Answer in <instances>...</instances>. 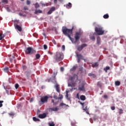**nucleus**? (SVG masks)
Here are the masks:
<instances>
[{
  "label": "nucleus",
  "instance_id": "obj_31",
  "mask_svg": "<svg viewBox=\"0 0 126 126\" xmlns=\"http://www.w3.org/2000/svg\"><path fill=\"white\" fill-rule=\"evenodd\" d=\"M103 18H104V19H107V18H109V14H106L104 15Z\"/></svg>",
  "mask_w": 126,
  "mask_h": 126
},
{
  "label": "nucleus",
  "instance_id": "obj_13",
  "mask_svg": "<svg viewBox=\"0 0 126 126\" xmlns=\"http://www.w3.org/2000/svg\"><path fill=\"white\" fill-rule=\"evenodd\" d=\"M15 27V29H17V30H18V31H19L20 32H21V31H22V28H21V27H20L19 25H16Z\"/></svg>",
  "mask_w": 126,
  "mask_h": 126
},
{
  "label": "nucleus",
  "instance_id": "obj_30",
  "mask_svg": "<svg viewBox=\"0 0 126 126\" xmlns=\"http://www.w3.org/2000/svg\"><path fill=\"white\" fill-rule=\"evenodd\" d=\"M33 121H34V122H40V119L36 117H33Z\"/></svg>",
  "mask_w": 126,
  "mask_h": 126
},
{
  "label": "nucleus",
  "instance_id": "obj_27",
  "mask_svg": "<svg viewBox=\"0 0 126 126\" xmlns=\"http://www.w3.org/2000/svg\"><path fill=\"white\" fill-rule=\"evenodd\" d=\"M89 76H92L93 78H95L96 77V75L93 74V73H89L88 74Z\"/></svg>",
  "mask_w": 126,
  "mask_h": 126
},
{
  "label": "nucleus",
  "instance_id": "obj_58",
  "mask_svg": "<svg viewBox=\"0 0 126 126\" xmlns=\"http://www.w3.org/2000/svg\"><path fill=\"white\" fill-rule=\"evenodd\" d=\"M48 54H49V55H53V52H50V51H48Z\"/></svg>",
  "mask_w": 126,
  "mask_h": 126
},
{
  "label": "nucleus",
  "instance_id": "obj_4",
  "mask_svg": "<svg viewBox=\"0 0 126 126\" xmlns=\"http://www.w3.org/2000/svg\"><path fill=\"white\" fill-rule=\"evenodd\" d=\"M95 32L99 36H100V35H104V33L105 32V31L103 30V28L102 27H95Z\"/></svg>",
  "mask_w": 126,
  "mask_h": 126
},
{
  "label": "nucleus",
  "instance_id": "obj_26",
  "mask_svg": "<svg viewBox=\"0 0 126 126\" xmlns=\"http://www.w3.org/2000/svg\"><path fill=\"white\" fill-rule=\"evenodd\" d=\"M55 87L56 88V91H57V92L60 93V87H59V85H56Z\"/></svg>",
  "mask_w": 126,
  "mask_h": 126
},
{
  "label": "nucleus",
  "instance_id": "obj_3",
  "mask_svg": "<svg viewBox=\"0 0 126 126\" xmlns=\"http://www.w3.org/2000/svg\"><path fill=\"white\" fill-rule=\"evenodd\" d=\"M53 59L56 63H59L63 60V54L61 52H56L54 55Z\"/></svg>",
  "mask_w": 126,
  "mask_h": 126
},
{
  "label": "nucleus",
  "instance_id": "obj_8",
  "mask_svg": "<svg viewBox=\"0 0 126 126\" xmlns=\"http://www.w3.org/2000/svg\"><path fill=\"white\" fill-rule=\"evenodd\" d=\"M85 47H87V44L85 43L83 44L80 46L78 47L77 50L79 52H81L83 50V48H85Z\"/></svg>",
  "mask_w": 126,
  "mask_h": 126
},
{
  "label": "nucleus",
  "instance_id": "obj_40",
  "mask_svg": "<svg viewBox=\"0 0 126 126\" xmlns=\"http://www.w3.org/2000/svg\"><path fill=\"white\" fill-rule=\"evenodd\" d=\"M2 2L4 3H8V1L7 0H2Z\"/></svg>",
  "mask_w": 126,
  "mask_h": 126
},
{
  "label": "nucleus",
  "instance_id": "obj_63",
  "mask_svg": "<svg viewBox=\"0 0 126 126\" xmlns=\"http://www.w3.org/2000/svg\"><path fill=\"white\" fill-rule=\"evenodd\" d=\"M6 93L8 94V93H9V91H8V90H6Z\"/></svg>",
  "mask_w": 126,
  "mask_h": 126
},
{
  "label": "nucleus",
  "instance_id": "obj_29",
  "mask_svg": "<svg viewBox=\"0 0 126 126\" xmlns=\"http://www.w3.org/2000/svg\"><path fill=\"white\" fill-rule=\"evenodd\" d=\"M35 58L37 59V60H39V59L41 58V55L39 54H36L35 55Z\"/></svg>",
  "mask_w": 126,
  "mask_h": 126
},
{
  "label": "nucleus",
  "instance_id": "obj_20",
  "mask_svg": "<svg viewBox=\"0 0 126 126\" xmlns=\"http://www.w3.org/2000/svg\"><path fill=\"white\" fill-rule=\"evenodd\" d=\"M43 11L40 9L36 10L34 11V14H37V13H42Z\"/></svg>",
  "mask_w": 126,
  "mask_h": 126
},
{
  "label": "nucleus",
  "instance_id": "obj_12",
  "mask_svg": "<svg viewBox=\"0 0 126 126\" xmlns=\"http://www.w3.org/2000/svg\"><path fill=\"white\" fill-rule=\"evenodd\" d=\"M46 117H47V114L46 113H43L42 114H39L38 115V118H39V119H45V118H46Z\"/></svg>",
  "mask_w": 126,
  "mask_h": 126
},
{
  "label": "nucleus",
  "instance_id": "obj_39",
  "mask_svg": "<svg viewBox=\"0 0 126 126\" xmlns=\"http://www.w3.org/2000/svg\"><path fill=\"white\" fill-rule=\"evenodd\" d=\"M2 103H3V101L0 100V108H1V107H2Z\"/></svg>",
  "mask_w": 126,
  "mask_h": 126
},
{
  "label": "nucleus",
  "instance_id": "obj_10",
  "mask_svg": "<svg viewBox=\"0 0 126 126\" xmlns=\"http://www.w3.org/2000/svg\"><path fill=\"white\" fill-rule=\"evenodd\" d=\"M56 10V7H52L50 8L49 11L47 12V14H52L53 13V11H55Z\"/></svg>",
  "mask_w": 126,
  "mask_h": 126
},
{
  "label": "nucleus",
  "instance_id": "obj_47",
  "mask_svg": "<svg viewBox=\"0 0 126 126\" xmlns=\"http://www.w3.org/2000/svg\"><path fill=\"white\" fill-rule=\"evenodd\" d=\"M116 109V107L115 106H111V109L112 110V111H114V110H115Z\"/></svg>",
  "mask_w": 126,
  "mask_h": 126
},
{
  "label": "nucleus",
  "instance_id": "obj_15",
  "mask_svg": "<svg viewBox=\"0 0 126 126\" xmlns=\"http://www.w3.org/2000/svg\"><path fill=\"white\" fill-rule=\"evenodd\" d=\"M101 43V38H100V36H97L96 38V44L97 45H100Z\"/></svg>",
  "mask_w": 126,
  "mask_h": 126
},
{
  "label": "nucleus",
  "instance_id": "obj_7",
  "mask_svg": "<svg viewBox=\"0 0 126 126\" xmlns=\"http://www.w3.org/2000/svg\"><path fill=\"white\" fill-rule=\"evenodd\" d=\"M48 99H49V97L47 95L42 97L40 98V102H42V104H44V103H47Z\"/></svg>",
  "mask_w": 126,
  "mask_h": 126
},
{
  "label": "nucleus",
  "instance_id": "obj_44",
  "mask_svg": "<svg viewBox=\"0 0 126 126\" xmlns=\"http://www.w3.org/2000/svg\"><path fill=\"white\" fill-rule=\"evenodd\" d=\"M53 98L55 99L56 100H59V97L57 95H54Z\"/></svg>",
  "mask_w": 126,
  "mask_h": 126
},
{
  "label": "nucleus",
  "instance_id": "obj_48",
  "mask_svg": "<svg viewBox=\"0 0 126 126\" xmlns=\"http://www.w3.org/2000/svg\"><path fill=\"white\" fill-rule=\"evenodd\" d=\"M52 42L54 45H57V42H56V40H53Z\"/></svg>",
  "mask_w": 126,
  "mask_h": 126
},
{
  "label": "nucleus",
  "instance_id": "obj_64",
  "mask_svg": "<svg viewBox=\"0 0 126 126\" xmlns=\"http://www.w3.org/2000/svg\"><path fill=\"white\" fill-rule=\"evenodd\" d=\"M77 97L78 98V99L79 98V94H77Z\"/></svg>",
  "mask_w": 126,
  "mask_h": 126
},
{
  "label": "nucleus",
  "instance_id": "obj_55",
  "mask_svg": "<svg viewBox=\"0 0 126 126\" xmlns=\"http://www.w3.org/2000/svg\"><path fill=\"white\" fill-rule=\"evenodd\" d=\"M79 70L80 71H82V70H83V67H81L79 68Z\"/></svg>",
  "mask_w": 126,
  "mask_h": 126
},
{
  "label": "nucleus",
  "instance_id": "obj_11",
  "mask_svg": "<svg viewBox=\"0 0 126 126\" xmlns=\"http://www.w3.org/2000/svg\"><path fill=\"white\" fill-rule=\"evenodd\" d=\"M49 111H50V112H57L59 111V108L58 107L55 108H49Z\"/></svg>",
  "mask_w": 126,
  "mask_h": 126
},
{
  "label": "nucleus",
  "instance_id": "obj_59",
  "mask_svg": "<svg viewBox=\"0 0 126 126\" xmlns=\"http://www.w3.org/2000/svg\"><path fill=\"white\" fill-rule=\"evenodd\" d=\"M88 110H86V111H85V112H86V114H88V115H89V112H88Z\"/></svg>",
  "mask_w": 126,
  "mask_h": 126
},
{
  "label": "nucleus",
  "instance_id": "obj_52",
  "mask_svg": "<svg viewBox=\"0 0 126 126\" xmlns=\"http://www.w3.org/2000/svg\"><path fill=\"white\" fill-rule=\"evenodd\" d=\"M62 49H63V51H64V50H65V46L64 45H63Z\"/></svg>",
  "mask_w": 126,
  "mask_h": 126
},
{
  "label": "nucleus",
  "instance_id": "obj_41",
  "mask_svg": "<svg viewBox=\"0 0 126 126\" xmlns=\"http://www.w3.org/2000/svg\"><path fill=\"white\" fill-rule=\"evenodd\" d=\"M15 87L16 89H18V87H19V85H18V84H16L15 85Z\"/></svg>",
  "mask_w": 126,
  "mask_h": 126
},
{
  "label": "nucleus",
  "instance_id": "obj_14",
  "mask_svg": "<svg viewBox=\"0 0 126 126\" xmlns=\"http://www.w3.org/2000/svg\"><path fill=\"white\" fill-rule=\"evenodd\" d=\"M88 106V102H85L84 104V107L85 108L83 109L84 111H88V109L87 108V106Z\"/></svg>",
  "mask_w": 126,
  "mask_h": 126
},
{
  "label": "nucleus",
  "instance_id": "obj_43",
  "mask_svg": "<svg viewBox=\"0 0 126 126\" xmlns=\"http://www.w3.org/2000/svg\"><path fill=\"white\" fill-rule=\"evenodd\" d=\"M27 68V66H26L25 65H23V70H26Z\"/></svg>",
  "mask_w": 126,
  "mask_h": 126
},
{
  "label": "nucleus",
  "instance_id": "obj_35",
  "mask_svg": "<svg viewBox=\"0 0 126 126\" xmlns=\"http://www.w3.org/2000/svg\"><path fill=\"white\" fill-rule=\"evenodd\" d=\"M63 95L62 94H59V97H58L59 100H62V99H63Z\"/></svg>",
  "mask_w": 126,
  "mask_h": 126
},
{
  "label": "nucleus",
  "instance_id": "obj_17",
  "mask_svg": "<svg viewBox=\"0 0 126 126\" xmlns=\"http://www.w3.org/2000/svg\"><path fill=\"white\" fill-rule=\"evenodd\" d=\"M9 117H11V118H13V116H15V113L14 112H11L8 113Z\"/></svg>",
  "mask_w": 126,
  "mask_h": 126
},
{
  "label": "nucleus",
  "instance_id": "obj_22",
  "mask_svg": "<svg viewBox=\"0 0 126 126\" xmlns=\"http://www.w3.org/2000/svg\"><path fill=\"white\" fill-rule=\"evenodd\" d=\"M115 85L116 86H120L121 85V82L119 81H116L115 82Z\"/></svg>",
  "mask_w": 126,
  "mask_h": 126
},
{
  "label": "nucleus",
  "instance_id": "obj_33",
  "mask_svg": "<svg viewBox=\"0 0 126 126\" xmlns=\"http://www.w3.org/2000/svg\"><path fill=\"white\" fill-rule=\"evenodd\" d=\"M110 69V66H106L105 68H104V70H105V72H107V70Z\"/></svg>",
  "mask_w": 126,
  "mask_h": 126
},
{
  "label": "nucleus",
  "instance_id": "obj_34",
  "mask_svg": "<svg viewBox=\"0 0 126 126\" xmlns=\"http://www.w3.org/2000/svg\"><path fill=\"white\" fill-rule=\"evenodd\" d=\"M63 106H68V105H67L63 103H61L59 105V107H63Z\"/></svg>",
  "mask_w": 126,
  "mask_h": 126
},
{
  "label": "nucleus",
  "instance_id": "obj_21",
  "mask_svg": "<svg viewBox=\"0 0 126 126\" xmlns=\"http://www.w3.org/2000/svg\"><path fill=\"white\" fill-rule=\"evenodd\" d=\"M102 85L103 84H102V82H101V81H99L97 83V86H98V87H100V88L102 87Z\"/></svg>",
  "mask_w": 126,
  "mask_h": 126
},
{
  "label": "nucleus",
  "instance_id": "obj_16",
  "mask_svg": "<svg viewBox=\"0 0 126 126\" xmlns=\"http://www.w3.org/2000/svg\"><path fill=\"white\" fill-rule=\"evenodd\" d=\"M66 8H68V9H69V8L72 7V4H71V3L69 2L68 4H66Z\"/></svg>",
  "mask_w": 126,
  "mask_h": 126
},
{
  "label": "nucleus",
  "instance_id": "obj_19",
  "mask_svg": "<svg viewBox=\"0 0 126 126\" xmlns=\"http://www.w3.org/2000/svg\"><path fill=\"white\" fill-rule=\"evenodd\" d=\"M2 70L4 71V72H8L9 71V68L8 67H5L4 68L2 69Z\"/></svg>",
  "mask_w": 126,
  "mask_h": 126
},
{
  "label": "nucleus",
  "instance_id": "obj_54",
  "mask_svg": "<svg viewBox=\"0 0 126 126\" xmlns=\"http://www.w3.org/2000/svg\"><path fill=\"white\" fill-rule=\"evenodd\" d=\"M81 59L77 58V63H80Z\"/></svg>",
  "mask_w": 126,
  "mask_h": 126
},
{
  "label": "nucleus",
  "instance_id": "obj_36",
  "mask_svg": "<svg viewBox=\"0 0 126 126\" xmlns=\"http://www.w3.org/2000/svg\"><path fill=\"white\" fill-rule=\"evenodd\" d=\"M93 65H94V66H95V67H97V66H99V64H98L97 63H95L93 64Z\"/></svg>",
  "mask_w": 126,
  "mask_h": 126
},
{
  "label": "nucleus",
  "instance_id": "obj_42",
  "mask_svg": "<svg viewBox=\"0 0 126 126\" xmlns=\"http://www.w3.org/2000/svg\"><path fill=\"white\" fill-rule=\"evenodd\" d=\"M43 48L44 49V50H47V49H48V46H47V45H43Z\"/></svg>",
  "mask_w": 126,
  "mask_h": 126
},
{
  "label": "nucleus",
  "instance_id": "obj_45",
  "mask_svg": "<svg viewBox=\"0 0 126 126\" xmlns=\"http://www.w3.org/2000/svg\"><path fill=\"white\" fill-rule=\"evenodd\" d=\"M78 102H79V103H80V104L81 105H82V106H83V107H84V104H85V102L82 103V102H80V101H78Z\"/></svg>",
  "mask_w": 126,
  "mask_h": 126
},
{
  "label": "nucleus",
  "instance_id": "obj_60",
  "mask_svg": "<svg viewBox=\"0 0 126 126\" xmlns=\"http://www.w3.org/2000/svg\"><path fill=\"white\" fill-rule=\"evenodd\" d=\"M71 125L72 126H76L74 123H72Z\"/></svg>",
  "mask_w": 126,
  "mask_h": 126
},
{
  "label": "nucleus",
  "instance_id": "obj_5",
  "mask_svg": "<svg viewBox=\"0 0 126 126\" xmlns=\"http://www.w3.org/2000/svg\"><path fill=\"white\" fill-rule=\"evenodd\" d=\"M25 52L27 55H33V54L36 53V51L32 49L31 47H28L26 50Z\"/></svg>",
  "mask_w": 126,
  "mask_h": 126
},
{
  "label": "nucleus",
  "instance_id": "obj_46",
  "mask_svg": "<svg viewBox=\"0 0 126 126\" xmlns=\"http://www.w3.org/2000/svg\"><path fill=\"white\" fill-rule=\"evenodd\" d=\"M30 3H31V2L30 0H28L27 1V4L28 5H30Z\"/></svg>",
  "mask_w": 126,
  "mask_h": 126
},
{
  "label": "nucleus",
  "instance_id": "obj_49",
  "mask_svg": "<svg viewBox=\"0 0 126 126\" xmlns=\"http://www.w3.org/2000/svg\"><path fill=\"white\" fill-rule=\"evenodd\" d=\"M24 9L25 10H28V7H27V6H25V7H24Z\"/></svg>",
  "mask_w": 126,
  "mask_h": 126
},
{
  "label": "nucleus",
  "instance_id": "obj_6",
  "mask_svg": "<svg viewBox=\"0 0 126 126\" xmlns=\"http://www.w3.org/2000/svg\"><path fill=\"white\" fill-rule=\"evenodd\" d=\"M81 36V32H76L75 34L74 38H75V43L78 42L79 39H80V36Z\"/></svg>",
  "mask_w": 126,
  "mask_h": 126
},
{
  "label": "nucleus",
  "instance_id": "obj_25",
  "mask_svg": "<svg viewBox=\"0 0 126 126\" xmlns=\"http://www.w3.org/2000/svg\"><path fill=\"white\" fill-rule=\"evenodd\" d=\"M80 99L81 100H82V101H84L86 100V97H85V95H82L80 96Z\"/></svg>",
  "mask_w": 126,
  "mask_h": 126
},
{
  "label": "nucleus",
  "instance_id": "obj_32",
  "mask_svg": "<svg viewBox=\"0 0 126 126\" xmlns=\"http://www.w3.org/2000/svg\"><path fill=\"white\" fill-rule=\"evenodd\" d=\"M4 38V34L0 33V40H2Z\"/></svg>",
  "mask_w": 126,
  "mask_h": 126
},
{
  "label": "nucleus",
  "instance_id": "obj_2",
  "mask_svg": "<svg viewBox=\"0 0 126 126\" xmlns=\"http://www.w3.org/2000/svg\"><path fill=\"white\" fill-rule=\"evenodd\" d=\"M74 27H72L71 29H67L66 27H63L62 29L63 34L69 38V39L73 42V38H72L70 35H72V31H73Z\"/></svg>",
  "mask_w": 126,
  "mask_h": 126
},
{
  "label": "nucleus",
  "instance_id": "obj_53",
  "mask_svg": "<svg viewBox=\"0 0 126 126\" xmlns=\"http://www.w3.org/2000/svg\"><path fill=\"white\" fill-rule=\"evenodd\" d=\"M91 40H95V36H93L91 37Z\"/></svg>",
  "mask_w": 126,
  "mask_h": 126
},
{
  "label": "nucleus",
  "instance_id": "obj_57",
  "mask_svg": "<svg viewBox=\"0 0 126 126\" xmlns=\"http://www.w3.org/2000/svg\"><path fill=\"white\" fill-rule=\"evenodd\" d=\"M6 10H7L9 12V11H10V9H9V7H8L6 8Z\"/></svg>",
  "mask_w": 126,
  "mask_h": 126
},
{
  "label": "nucleus",
  "instance_id": "obj_1",
  "mask_svg": "<svg viewBox=\"0 0 126 126\" xmlns=\"http://www.w3.org/2000/svg\"><path fill=\"white\" fill-rule=\"evenodd\" d=\"M78 83V76L74 74L73 76H70L68 79V87H74L76 84Z\"/></svg>",
  "mask_w": 126,
  "mask_h": 126
},
{
  "label": "nucleus",
  "instance_id": "obj_56",
  "mask_svg": "<svg viewBox=\"0 0 126 126\" xmlns=\"http://www.w3.org/2000/svg\"><path fill=\"white\" fill-rule=\"evenodd\" d=\"M54 2L56 4L58 3V0H54Z\"/></svg>",
  "mask_w": 126,
  "mask_h": 126
},
{
  "label": "nucleus",
  "instance_id": "obj_23",
  "mask_svg": "<svg viewBox=\"0 0 126 126\" xmlns=\"http://www.w3.org/2000/svg\"><path fill=\"white\" fill-rule=\"evenodd\" d=\"M77 59H81L82 60L83 56L81 54H76Z\"/></svg>",
  "mask_w": 126,
  "mask_h": 126
},
{
  "label": "nucleus",
  "instance_id": "obj_24",
  "mask_svg": "<svg viewBox=\"0 0 126 126\" xmlns=\"http://www.w3.org/2000/svg\"><path fill=\"white\" fill-rule=\"evenodd\" d=\"M76 68H77V66H73L72 68L70 69L71 71H75L76 70Z\"/></svg>",
  "mask_w": 126,
  "mask_h": 126
},
{
  "label": "nucleus",
  "instance_id": "obj_9",
  "mask_svg": "<svg viewBox=\"0 0 126 126\" xmlns=\"http://www.w3.org/2000/svg\"><path fill=\"white\" fill-rule=\"evenodd\" d=\"M85 84L83 83L81 84V87H78V90H79V91H85Z\"/></svg>",
  "mask_w": 126,
  "mask_h": 126
},
{
  "label": "nucleus",
  "instance_id": "obj_38",
  "mask_svg": "<svg viewBox=\"0 0 126 126\" xmlns=\"http://www.w3.org/2000/svg\"><path fill=\"white\" fill-rule=\"evenodd\" d=\"M119 110L120 111L119 112L120 115H122V114H123V109H119Z\"/></svg>",
  "mask_w": 126,
  "mask_h": 126
},
{
  "label": "nucleus",
  "instance_id": "obj_61",
  "mask_svg": "<svg viewBox=\"0 0 126 126\" xmlns=\"http://www.w3.org/2000/svg\"><path fill=\"white\" fill-rule=\"evenodd\" d=\"M33 98L30 99V102H33Z\"/></svg>",
  "mask_w": 126,
  "mask_h": 126
},
{
  "label": "nucleus",
  "instance_id": "obj_37",
  "mask_svg": "<svg viewBox=\"0 0 126 126\" xmlns=\"http://www.w3.org/2000/svg\"><path fill=\"white\" fill-rule=\"evenodd\" d=\"M49 125L50 126H55V123H54V122L52 123H49Z\"/></svg>",
  "mask_w": 126,
  "mask_h": 126
},
{
  "label": "nucleus",
  "instance_id": "obj_28",
  "mask_svg": "<svg viewBox=\"0 0 126 126\" xmlns=\"http://www.w3.org/2000/svg\"><path fill=\"white\" fill-rule=\"evenodd\" d=\"M34 5H35V8H39V7H40V5L39 4V3H38V2L35 3V4H33Z\"/></svg>",
  "mask_w": 126,
  "mask_h": 126
},
{
  "label": "nucleus",
  "instance_id": "obj_50",
  "mask_svg": "<svg viewBox=\"0 0 126 126\" xmlns=\"http://www.w3.org/2000/svg\"><path fill=\"white\" fill-rule=\"evenodd\" d=\"M103 98H104V99H108V95H104V96H103Z\"/></svg>",
  "mask_w": 126,
  "mask_h": 126
},
{
  "label": "nucleus",
  "instance_id": "obj_51",
  "mask_svg": "<svg viewBox=\"0 0 126 126\" xmlns=\"http://www.w3.org/2000/svg\"><path fill=\"white\" fill-rule=\"evenodd\" d=\"M60 69L61 71H63V70H64V68H63V67H61Z\"/></svg>",
  "mask_w": 126,
  "mask_h": 126
},
{
  "label": "nucleus",
  "instance_id": "obj_18",
  "mask_svg": "<svg viewBox=\"0 0 126 126\" xmlns=\"http://www.w3.org/2000/svg\"><path fill=\"white\" fill-rule=\"evenodd\" d=\"M9 61L11 63H12L13 61L15 63V57L12 56V58H9Z\"/></svg>",
  "mask_w": 126,
  "mask_h": 126
},
{
  "label": "nucleus",
  "instance_id": "obj_62",
  "mask_svg": "<svg viewBox=\"0 0 126 126\" xmlns=\"http://www.w3.org/2000/svg\"><path fill=\"white\" fill-rule=\"evenodd\" d=\"M51 102L52 103H55V100H54V99H52Z\"/></svg>",
  "mask_w": 126,
  "mask_h": 126
}]
</instances>
